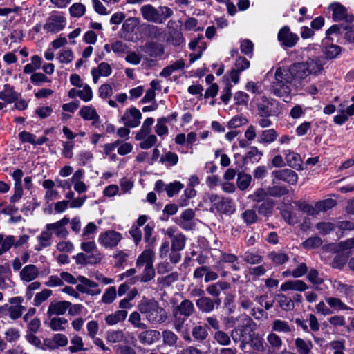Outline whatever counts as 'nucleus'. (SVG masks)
Wrapping results in <instances>:
<instances>
[{"label": "nucleus", "mask_w": 354, "mask_h": 354, "mask_svg": "<svg viewBox=\"0 0 354 354\" xmlns=\"http://www.w3.org/2000/svg\"><path fill=\"white\" fill-rule=\"evenodd\" d=\"M15 244V236L0 234V256L8 251Z\"/></svg>", "instance_id": "79ce46f5"}, {"label": "nucleus", "mask_w": 354, "mask_h": 354, "mask_svg": "<svg viewBox=\"0 0 354 354\" xmlns=\"http://www.w3.org/2000/svg\"><path fill=\"white\" fill-rule=\"evenodd\" d=\"M278 133L274 129L263 130L261 132L258 138L259 143L270 144L277 140Z\"/></svg>", "instance_id": "72a5a7b5"}, {"label": "nucleus", "mask_w": 354, "mask_h": 354, "mask_svg": "<svg viewBox=\"0 0 354 354\" xmlns=\"http://www.w3.org/2000/svg\"><path fill=\"white\" fill-rule=\"evenodd\" d=\"M263 350V339L258 337L254 336L253 334L247 343V349H245L244 351H245V352L254 353L257 351H261Z\"/></svg>", "instance_id": "f704fd0d"}, {"label": "nucleus", "mask_w": 354, "mask_h": 354, "mask_svg": "<svg viewBox=\"0 0 354 354\" xmlns=\"http://www.w3.org/2000/svg\"><path fill=\"white\" fill-rule=\"evenodd\" d=\"M139 23L140 20L138 18L129 17L123 23L120 32V37L128 41L136 42L138 40L136 28Z\"/></svg>", "instance_id": "6e6552de"}, {"label": "nucleus", "mask_w": 354, "mask_h": 354, "mask_svg": "<svg viewBox=\"0 0 354 354\" xmlns=\"http://www.w3.org/2000/svg\"><path fill=\"white\" fill-rule=\"evenodd\" d=\"M140 12L145 19L156 24L164 23L174 13L173 10L167 6H160L156 8L150 4L143 6Z\"/></svg>", "instance_id": "423d86ee"}, {"label": "nucleus", "mask_w": 354, "mask_h": 354, "mask_svg": "<svg viewBox=\"0 0 354 354\" xmlns=\"http://www.w3.org/2000/svg\"><path fill=\"white\" fill-rule=\"evenodd\" d=\"M142 114L136 107H131L126 110L122 117L124 124L127 127L134 128L138 127L140 123Z\"/></svg>", "instance_id": "dca6fc26"}, {"label": "nucleus", "mask_w": 354, "mask_h": 354, "mask_svg": "<svg viewBox=\"0 0 354 354\" xmlns=\"http://www.w3.org/2000/svg\"><path fill=\"white\" fill-rule=\"evenodd\" d=\"M252 333L240 330L239 328H234L231 331V337L234 342H240V348L242 350L247 349V343L250 340Z\"/></svg>", "instance_id": "5701e85b"}, {"label": "nucleus", "mask_w": 354, "mask_h": 354, "mask_svg": "<svg viewBox=\"0 0 354 354\" xmlns=\"http://www.w3.org/2000/svg\"><path fill=\"white\" fill-rule=\"evenodd\" d=\"M69 222V218L64 216L63 218L55 223L46 224L45 228L48 231L51 232L52 234L54 233L57 237L66 239L68 235V232L66 228V225H67Z\"/></svg>", "instance_id": "9b49d317"}, {"label": "nucleus", "mask_w": 354, "mask_h": 354, "mask_svg": "<svg viewBox=\"0 0 354 354\" xmlns=\"http://www.w3.org/2000/svg\"><path fill=\"white\" fill-rule=\"evenodd\" d=\"M140 313L151 324H160L167 321V313L159 303L154 299H147L143 297L138 306Z\"/></svg>", "instance_id": "f03ea898"}, {"label": "nucleus", "mask_w": 354, "mask_h": 354, "mask_svg": "<svg viewBox=\"0 0 354 354\" xmlns=\"http://www.w3.org/2000/svg\"><path fill=\"white\" fill-rule=\"evenodd\" d=\"M348 26H344L343 24H335L330 26L326 31V37L333 41V38L330 37V35H335L337 37L339 35H341L343 32L348 30Z\"/></svg>", "instance_id": "6e6d98bb"}, {"label": "nucleus", "mask_w": 354, "mask_h": 354, "mask_svg": "<svg viewBox=\"0 0 354 354\" xmlns=\"http://www.w3.org/2000/svg\"><path fill=\"white\" fill-rule=\"evenodd\" d=\"M221 299H212L207 296H203L196 301L198 309L203 313H209L215 308H218L221 305Z\"/></svg>", "instance_id": "ddd939ff"}, {"label": "nucleus", "mask_w": 354, "mask_h": 354, "mask_svg": "<svg viewBox=\"0 0 354 354\" xmlns=\"http://www.w3.org/2000/svg\"><path fill=\"white\" fill-rule=\"evenodd\" d=\"M106 339L111 343H120L124 339V334L121 330H109L106 333Z\"/></svg>", "instance_id": "4d7b16f0"}, {"label": "nucleus", "mask_w": 354, "mask_h": 354, "mask_svg": "<svg viewBox=\"0 0 354 354\" xmlns=\"http://www.w3.org/2000/svg\"><path fill=\"white\" fill-rule=\"evenodd\" d=\"M37 244L35 246V250L37 252L41 251L44 248H49L53 244L52 232L48 231L45 227L41 234L37 236Z\"/></svg>", "instance_id": "aec40b11"}, {"label": "nucleus", "mask_w": 354, "mask_h": 354, "mask_svg": "<svg viewBox=\"0 0 354 354\" xmlns=\"http://www.w3.org/2000/svg\"><path fill=\"white\" fill-rule=\"evenodd\" d=\"M80 115L85 120H93L97 122L100 119L96 110L92 106H84L79 111Z\"/></svg>", "instance_id": "c9c22d12"}, {"label": "nucleus", "mask_w": 354, "mask_h": 354, "mask_svg": "<svg viewBox=\"0 0 354 354\" xmlns=\"http://www.w3.org/2000/svg\"><path fill=\"white\" fill-rule=\"evenodd\" d=\"M263 156V152L259 151L257 147H252L245 153L243 161L245 163H255L259 162Z\"/></svg>", "instance_id": "e433bc0d"}, {"label": "nucleus", "mask_w": 354, "mask_h": 354, "mask_svg": "<svg viewBox=\"0 0 354 354\" xmlns=\"http://www.w3.org/2000/svg\"><path fill=\"white\" fill-rule=\"evenodd\" d=\"M13 180H14V194L10 198V203H15L18 202L24 194L23 185H22V178L24 176V171L17 169L15 170L11 174Z\"/></svg>", "instance_id": "f8f14e48"}, {"label": "nucleus", "mask_w": 354, "mask_h": 354, "mask_svg": "<svg viewBox=\"0 0 354 354\" xmlns=\"http://www.w3.org/2000/svg\"><path fill=\"white\" fill-rule=\"evenodd\" d=\"M326 63L325 57H317L315 59H309L305 64L308 65L309 74L317 75L322 71Z\"/></svg>", "instance_id": "2f4dec72"}, {"label": "nucleus", "mask_w": 354, "mask_h": 354, "mask_svg": "<svg viewBox=\"0 0 354 354\" xmlns=\"http://www.w3.org/2000/svg\"><path fill=\"white\" fill-rule=\"evenodd\" d=\"M308 288L307 284L301 280H290L281 285V291L295 290L304 292Z\"/></svg>", "instance_id": "bb28decb"}, {"label": "nucleus", "mask_w": 354, "mask_h": 354, "mask_svg": "<svg viewBox=\"0 0 354 354\" xmlns=\"http://www.w3.org/2000/svg\"><path fill=\"white\" fill-rule=\"evenodd\" d=\"M140 48L150 57H158L164 53L162 46H140Z\"/></svg>", "instance_id": "a19ab883"}, {"label": "nucleus", "mask_w": 354, "mask_h": 354, "mask_svg": "<svg viewBox=\"0 0 354 354\" xmlns=\"http://www.w3.org/2000/svg\"><path fill=\"white\" fill-rule=\"evenodd\" d=\"M252 176L245 173L238 174L236 184L240 190H245L250 185Z\"/></svg>", "instance_id": "3c124183"}, {"label": "nucleus", "mask_w": 354, "mask_h": 354, "mask_svg": "<svg viewBox=\"0 0 354 354\" xmlns=\"http://www.w3.org/2000/svg\"><path fill=\"white\" fill-rule=\"evenodd\" d=\"M39 272L36 266L33 264H29L26 266L20 272L21 279L30 282L39 276Z\"/></svg>", "instance_id": "cd10ccee"}, {"label": "nucleus", "mask_w": 354, "mask_h": 354, "mask_svg": "<svg viewBox=\"0 0 354 354\" xmlns=\"http://www.w3.org/2000/svg\"><path fill=\"white\" fill-rule=\"evenodd\" d=\"M268 258L275 266H281L289 260L288 254L280 251H272L269 252Z\"/></svg>", "instance_id": "473e14b6"}, {"label": "nucleus", "mask_w": 354, "mask_h": 354, "mask_svg": "<svg viewBox=\"0 0 354 354\" xmlns=\"http://www.w3.org/2000/svg\"><path fill=\"white\" fill-rule=\"evenodd\" d=\"M272 331L288 334L294 330L293 326H290L288 322L282 319H274L272 324Z\"/></svg>", "instance_id": "7c9ffc66"}, {"label": "nucleus", "mask_w": 354, "mask_h": 354, "mask_svg": "<svg viewBox=\"0 0 354 354\" xmlns=\"http://www.w3.org/2000/svg\"><path fill=\"white\" fill-rule=\"evenodd\" d=\"M154 253L152 249L145 250L138 257L136 260V266L141 268L144 266H153V257Z\"/></svg>", "instance_id": "c756f323"}, {"label": "nucleus", "mask_w": 354, "mask_h": 354, "mask_svg": "<svg viewBox=\"0 0 354 354\" xmlns=\"http://www.w3.org/2000/svg\"><path fill=\"white\" fill-rule=\"evenodd\" d=\"M277 38L281 44H296L299 39L297 34L290 31L288 26H284L279 30Z\"/></svg>", "instance_id": "a211bd4d"}, {"label": "nucleus", "mask_w": 354, "mask_h": 354, "mask_svg": "<svg viewBox=\"0 0 354 354\" xmlns=\"http://www.w3.org/2000/svg\"><path fill=\"white\" fill-rule=\"evenodd\" d=\"M326 303L335 310H345L349 308L344 304L342 300L336 297H328L326 299Z\"/></svg>", "instance_id": "052dcab7"}, {"label": "nucleus", "mask_w": 354, "mask_h": 354, "mask_svg": "<svg viewBox=\"0 0 354 354\" xmlns=\"http://www.w3.org/2000/svg\"><path fill=\"white\" fill-rule=\"evenodd\" d=\"M254 295L247 290H241L239 292L238 304L244 310H250L253 307Z\"/></svg>", "instance_id": "a878e982"}, {"label": "nucleus", "mask_w": 354, "mask_h": 354, "mask_svg": "<svg viewBox=\"0 0 354 354\" xmlns=\"http://www.w3.org/2000/svg\"><path fill=\"white\" fill-rule=\"evenodd\" d=\"M129 322L136 328L145 330L147 328V324L141 322L140 315L138 312H133L130 314Z\"/></svg>", "instance_id": "0e129e2a"}, {"label": "nucleus", "mask_w": 354, "mask_h": 354, "mask_svg": "<svg viewBox=\"0 0 354 354\" xmlns=\"http://www.w3.org/2000/svg\"><path fill=\"white\" fill-rule=\"evenodd\" d=\"M214 339L221 346H228L231 343L230 337L228 334L220 330L215 332Z\"/></svg>", "instance_id": "680f3d73"}, {"label": "nucleus", "mask_w": 354, "mask_h": 354, "mask_svg": "<svg viewBox=\"0 0 354 354\" xmlns=\"http://www.w3.org/2000/svg\"><path fill=\"white\" fill-rule=\"evenodd\" d=\"M257 114L260 117L269 118L279 116L282 112L281 103L273 98L262 95L257 99Z\"/></svg>", "instance_id": "39448f33"}, {"label": "nucleus", "mask_w": 354, "mask_h": 354, "mask_svg": "<svg viewBox=\"0 0 354 354\" xmlns=\"http://www.w3.org/2000/svg\"><path fill=\"white\" fill-rule=\"evenodd\" d=\"M209 335L207 326L206 325L197 324L192 329V337L194 342L203 344Z\"/></svg>", "instance_id": "b1692460"}, {"label": "nucleus", "mask_w": 354, "mask_h": 354, "mask_svg": "<svg viewBox=\"0 0 354 354\" xmlns=\"http://www.w3.org/2000/svg\"><path fill=\"white\" fill-rule=\"evenodd\" d=\"M243 261L248 264H259L263 261V257L257 252L246 251L242 255Z\"/></svg>", "instance_id": "a18cd8bd"}, {"label": "nucleus", "mask_w": 354, "mask_h": 354, "mask_svg": "<svg viewBox=\"0 0 354 354\" xmlns=\"http://www.w3.org/2000/svg\"><path fill=\"white\" fill-rule=\"evenodd\" d=\"M295 344L299 354H309L313 346L311 341H306L300 337L295 339Z\"/></svg>", "instance_id": "4c0bfd02"}, {"label": "nucleus", "mask_w": 354, "mask_h": 354, "mask_svg": "<svg viewBox=\"0 0 354 354\" xmlns=\"http://www.w3.org/2000/svg\"><path fill=\"white\" fill-rule=\"evenodd\" d=\"M231 286L230 283L224 281H218L208 286L206 288V292L214 299H221L220 295L221 291L229 290Z\"/></svg>", "instance_id": "412c9836"}, {"label": "nucleus", "mask_w": 354, "mask_h": 354, "mask_svg": "<svg viewBox=\"0 0 354 354\" xmlns=\"http://www.w3.org/2000/svg\"><path fill=\"white\" fill-rule=\"evenodd\" d=\"M308 70V65L304 62L295 63L288 68H277L270 84V93L278 97L290 98L292 87L301 90L304 86L305 80L310 75Z\"/></svg>", "instance_id": "f257e3e1"}, {"label": "nucleus", "mask_w": 354, "mask_h": 354, "mask_svg": "<svg viewBox=\"0 0 354 354\" xmlns=\"http://www.w3.org/2000/svg\"><path fill=\"white\" fill-rule=\"evenodd\" d=\"M288 193V189L285 186H272L268 188V196L272 197H281Z\"/></svg>", "instance_id": "338daca9"}, {"label": "nucleus", "mask_w": 354, "mask_h": 354, "mask_svg": "<svg viewBox=\"0 0 354 354\" xmlns=\"http://www.w3.org/2000/svg\"><path fill=\"white\" fill-rule=\"evenodd\" d=\"M283 220L289 225H294L299 221L297 214L288 209H284L281 212Z\"/></svg>", "instance_id": "69168bd1"}, {"label": "nucleus", "mask_w": 354, "mask_h": 354, "mask_svg": "<svg viewBox=\"0 0 354 354\" xmlns=\"http://www.w3.org/2000/svg\"><path fill=\"white\" fill-rule=\"evenodd\" d=\"M71 346L68 347V350L71 353H77L80 351H88L87 348H85L84 346L83 340L82 337L79 336L78 335H75L71 339Z\"/></svg>", "instance_id": "37998d69"}, {"label": "nucleus", "mask_w": 354, "mask_h": 354, "mask_svg": "<svg viewBox=\"0 0 354 354\" xmlns=\"http://www.w3.org/2000/svg\"><path fill=\"white\" fill-rule=\"evenodd\" d=\"M77 264L87 265V264H96L100 262L102 259V254L100 252L91 253H78L74 257Z\"/></svg>", "instance_id": "6ab92c4d"}, {"label": "nucleus", "mask_w": 354, "mask_h": 354, "mask_svg": "<svg viewBox=\"0 0 354 354\" xmlns=\"http://www.w3.org/2000/svg\"><path fill=\"white\" fill-rule=\"evenodd\" d=\"M71 306V303L66 301H53L48 306L47 315L49 317L53 315H63Z\"/></svg>", "instance_id": "f3484780"}, {"label": "nucleus", "mask_w": 354, "mask_h": 354, "mask_svg": "<svg viewBox=\"0 0 354 354\" xmlns=\"http://www.w3.org/2000/svg\"><path fill=\"white\" fill-rule=\"evenodd\" d=\"M67 323L66 319L55 317L50 319L48 326L54 331H64L65 330L64 325Z\"/></svg>", "instance_id": "de8ad7c7"}, {"label": "nucleus", "mask_w": 354, "mask_h": 354, "mask_svg": "<svg viewBox=\"0 0 354 354\" xmlns=\"http://www.w3.org/2000/svg\"><path fill=\"white\" fill-rule=\"evenodd\" d=\"M195 310L194 304L189 299L183 300L180 304L172 309L174 327L177 332H181L186 320Z\"/></svg>", "instance_id": "20e7f679"}, {"label": "nucleus", "mask_w": 354, "mask_h": 354, "mask_svg": "<svg viewBox=\"0 0 354 354\" xmlns=\"http://www.w3.org/2000/svg\"><path fill=\"white\" fill-rule=\"evenodd\" d=\"M209 198L212 205V211L214 209L219 214L230 215L236 210L235 203L231 198L221 197L216 194L210 195Z\"/></svg>", "instance_id": "0eeeda50"}, {"label": "nucleus", "mask_w": 354, "mask_h": 354, "mask_svg": "<svg viewBox=\"0 0 354 354\" xmlns=\"http://www.w3.org/2000/svg\"><path fill=\"white\" fill-rule=\"evenodd\" d=\"M277 301L279 306L285 311H292L295 308V304L292 298L287 297L283 294L277 295Z\"/></svg>", "instance_id": "58836bf2"}, {"label": "nucleus", "mask_w": 354, "mask_h": 354, "mask_svg": "<svg viewBox=\"0 0 354 354\" xmlns=\"http://www.w3.org/2000/svg\"><path fill=\"white\" fill-rule=\"evenodd\" d=\"M267 341L270 345V347L273 351L279 350L282 346V340L281 337L274 333H270L267 336Z\"/></svg>", "instance_id": "13d9d810"}, {"label": "nucleus", "mask_w": 354, "mask_h": 354, "mask_svg": "<svg viewBox=\"0 0 354 354\" xmlns=\"http://www.w3.org/2000/svg\"><path fill=\"white\" fill-rule=\"evenodd\" d=\"M283 155L286 160L287 165L296 169L302 170L301 158L299 153L292 151L290 150L283 151Z\"/></svg>", "instance_id": "393cba45"}, {"label": "nucleus", "mask_w": 354, "mask_h": 354, "mask_svg": "<svg viewBox=\"0 0 354 354\" xmlns=\"http://www.w3.org/2000/svg\"><path fill=\"white\" fill-rule=\"evenodd\" d=\"M86 11V7L82 3H75L69 8L70 14L73 17H82Z\"/></svg>", "instance_id": "774afa93"}, {"label": "nucleus", "mask_w": 354, "mask_h": 354, "mask_svg": "<svg viewBox=\"0 0 354 354\" xmlns=\"http://www.w3.org/2000/svg\"><path fill=\"white\" fill-rule=\"evenodd\" d=\"M122 239V234L115 230H106L100 234L99 243L104 248L112 249L116 247Z\"/></svg>", "instance_id": "1a4fd4ad"}, {"label": "nucleus", "mask_w": 354, "mask_h": 354, "mask_svg": "<svg viewBox=\"0 0 354 354\" xmlns=\"http://www.w3.org/2000/svg\"><path fill=\"white\" fill-rule=\"evenodd\" d=\"M241 217L247 225H252L258 221V216L254 209H246L242 213Z\"/></svg>", "instance_id": "e2e57ef3"}, {"label": "nucleus", "mask_w": 354, "mask_h": 354, "mask_svg": "<svg viewBox=\"0 0 354 354\" xmlns=\"http://www.w3.org/2000/svg\"><path fill=\"white\" fill-rule=\"evenodd\" d=\"M19 95V94L15 91L14 87L8 84H5L3 90L0 92V99L8 104L15 102Z\"/></svg>", "instance_id": "c85d7f7f"}, {"label": "nucleus", "mask_w": 354, "mask_h": 354, "mask_svg": "<svg viewBox=\"0 0 354 354\" xmlns=\"http://www.w3.org/2000/svg\"><path fill=\"white\" fill-rule=\"evenodd\" d=\"M138 340L142 344L151 345L161 338V334L156 330H145L138 336Z\"/></svg>", "instance_id": "4be33fe9"}, {"label": "nucleus", "mask_w": 354, "mask_h": 354, "mask_svg": "<svg viewBox=\"0 0 354 354\" xmlns=\"http://www.w3.org/2000/svg\"><path fill=\"white\" fill-rule=\"evenodd\" d=\"M62 281H65L66 283L70 284H75L77 281L80 283L76 286V290L82 293H85L90 295H97L101 292L100 289L96 288L98 285L93 281L84 277L79 276L75 279L71 274L62 272L60 274Z\"/></svg>", "instance_id": "7ed1b4c3"}, {"label": "nucleus", "mask_w": 354, "mask_h": 354, "mask_svg": "<svg viewBox=\"0 0 354 354\" xmlns=\"http://www.w3.org/2000/svg\"><path fill=\"white\" fill-rule=\"evenodd\" d=\"M274 204L272 202L267 201L263 202L259 205L255 206L258 213L266 217H269L272 214Z\"/></svg>", "instance_id": "603ef678"}, {"label": "nucleus", "mask_w": 354, "mask_h": 354, "mask_svg": "<svg viewBox=\"0 0 354 354\" xmlns=\"http://www.w3.org/2000/svg\"><path fill=\"white\" fill-rule=\"evenodd\" d=\"M171 241V250H183L185 246L186 238L182 233H177Z\"/></svg>", "instance_id": "864d4df0"}, {"label": "nucleus", "mask_w": 354, "mask_h": 354, "mask_svg": "<svg viewBox=\"0 0 354 354\" xmlns=\"http://www.w3.org/2000/svg\"><path fill=\"white\" fill-rule=\"evenodd\" d=\"M274 178L272 183H275V179L284 181L290 185H295L298 180L297 174L290 169L274 170L271 174Z\"/></svg>", "instance_id": "2eb2a0df"}, {"label": "nucleus", "mask_w": 354, "mask_h": 354, "mask_svg": "<svg viewBox=\"0 0 354 354\" xmlns=\"http://www.w3.org/2000/svg\"><path fill=\"white\" fill-rule=\"evenodd\" d=\"M53 294L51 290L44 289L42 291L37 292L32 301L35 306H40L43 302L46 301Z\"/></svg>", "instance_id": "5fc2aeb1"}, {"label": "nucleus", "mask_w": 354, "mask_h": 354, "mask_svg": "<svg viewBox=\"0 0 354 354\" xmlns=\"http://www.w3.org/2000/svg\"><path fill=\"white\" fill-rule=\"evenodd\" d=\"M221 261L231 263V268L234 271L240 270L241 268L239 265L238 257L234 254L223 252L221 255Z\"/></svg>", "instance_id": "c03bdc74"}, {"label": "nucleus", "mask_w": 354, "mask_h": 354, "mask_svg": "<svg viewBox=\"0 0 354 354\" xmlns=\"http://www.w3.org/2000/svg\"><path fill=\"white\" fill-rule=\"evenodd\" d=\"M295 322L297 327H300L305 333H315L319 330L320 325L317 318L313 314H308L306 319L296 318Z\"/></svg>", "instance_id": "9d476101"}, {"label": "nucleus", "mask_w": 354, "mask_h": 354, "mask_svg": "<svg viewBox=\"0 0 354 354\" xmlns=\"http://www.w3.org/2000/svg\"><path fill=\"white\" fill-rule=\"evenodd\" d=\"M337 205V201L333 198H328L317 202L315 204L316 209L319 212H326Z\"/></svg>", "instance_id": "bf43d9fd"}, {"label": "nucleus", "mask_w": 354, "mask_h": 354, "mask_svg": "<svg viewBox=\"0 0 354 354\" xmlns=\"http://www.w3.org/2000/svg\"><path fill=\"white\" fill-rule=\"evenodd\" d=\"M255 324L252 319L250 316L245 315L241 318V322L235 328H239L240 330L252 333L253 332L252 327Z\"/></svg>", "instance_id": "09e8293b"}, {"label": "nucleus", "mask_w": 354, "mask_h": 354, "mask_svg": "<svg viewBox=\"0 0 354 354\" xmlns=\"http://www.w3.org/2000/svg\"><path fill=\"white\" fill-rule=\"evenodd\" d=\"M127 316V311L125 310H119L115 311L114 313L108 315L105 321L109 325H114L120 322L124 321Z\"/></svg>", "instance_id": "ea45409f"}, {"label": "nucleus", "mask_w": 354, "mask_h": 354, "mask_svg": "<svg viewBox=\"0 0 354 354\" xmlns=\"http://www.w3.org/2000/svg\"><path fill=\"white\" fill-rule=\"evenodd\" d=\"M330 8L333 12V19L335 21L344 19L346 16V10L343 6L339 3H334L330 6Z\"/></svg>", "instance_id": "8fccbe9b"}, {"label": "nucleus", "mask_w": 354, "mask_h": 354, "mask_svg": "<svg viewBox=\"0 0 354 354\" xmlns=\"http://www.w3.org/2000/svg\"><path fill=\"white\" fill-rule=\"evenodd\" d=\"M160 162L165 165L173 167L178 164V156L174 152L167 151L161 156Z\"/></svg>", "instance_id": "49530a36"}, {"label": "nucleus", "mask_w": 354, "mask_h": 354, "mask_svg": "<svg viewBox=\"0 0 354 354\" xmlns=\"http://www.w3.org/2000/svg\"><path fill=\"white\" fill-rule=\"evenodd\" d=\"M66 25V19L62 15L52 14L46 20L44 28L47 32H57L62 30Z\"/></svg>", "instance_id": "4468645a"}]
</instances>
